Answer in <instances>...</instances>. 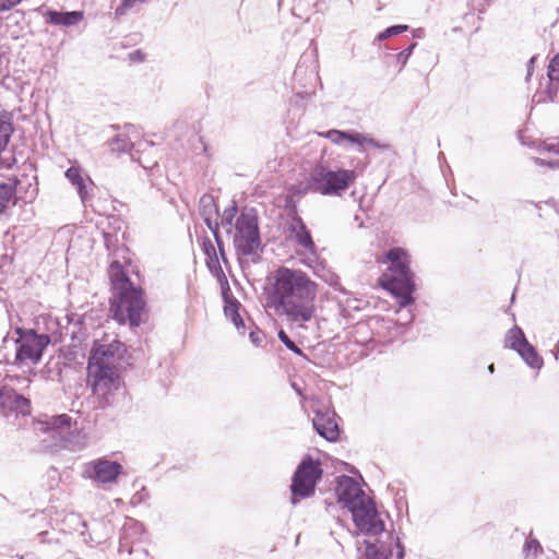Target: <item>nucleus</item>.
Listing matches in <instances>:
<instances>
[{"instance_id": "nucleus-1", "label": "nucleus", "mask_w": 559, "mask_h": 559, "mask_svg": "<svg viewBox=\"0 0 559 559\" xmlns=\"http://www.w3.org/2000/svg\"><path fill=\"white\" fill-rule=\"evenodd\" d=\"M317 295L318 284L308 274L286 266L273 273L266 288L269 307L298 326L314 318Z\"/></svg>"}, {"instance_id": "nucleus-2", "label": "nucleus", "mask_w": 559, "mask_h": 559, "mask_svg": "<svg viewBox=\"0 0 559 559\" xmlns=\"http://www.w3.org/2000/svg\"><path fill=\"white\" fill-rule=\"evenodd\" d=\"M108 275L112 287L111 318L119 324L128 322L131 326H139L144 308L142 289L133 285L118 261L110 263Z\"/></svg>"}, {"instance_id": "nucleus-3", "label": "nucleus", "mask_w": 559, "mask_h": 559, "mask_svg": "<svg viewBox=\"0 0 559 559\" xmlns=\"http://www.w3.org/2000/svg\"><path fill=\"white\" fill-rule=\"evenodd\" d=\"M385 260L390 265L381 277L382 286L397 298L401 308H407L414 302L416 289L408 255L405 250L393 248L386 252Z\"/></svg>"}, {"instance_id": "nucleus-4", "label": "nucleus", "mask_w": 559, "mask_h": 559, "mask_svg": "<svg viewBox=\"0 0 559 559\" xmlns=\"http://www.w3.org/2000/svg\"><path fill=\"white\" fill-rule=\"evenodd\" d=\"M357 179V173L353 169H331L319 164L310 173L307 188L309 191L321 195L341 197Z\"/></svg>"}, {"instance_id": "nucleus-5", "label": "nucleus", "mask_w": 559, "mask_h": 559, "mask_svg": "<svg viewBox=\"0 0 559 559\" xmlns=\"http://www.w3.org/2000/svg\"><path fill=\"white\" fill-rule=\"evenodd\" d=\"M233 242L237 253L245 257L254 255L260 250L259 222L253 209L243 210L236 218Z\"/></svg>"}, {"instance_id": "nucleus-6", "label": "nucleus", "mask_w": 559, "mask_h": 559, "mask_svg": "<svg viewBox=\"0 0 559 559\" xmlns=\"http://www.w3.org/2000/svg\"><path fill=\"white\" fill-rule=\"evenodd\" d=\"M323 469L320 461L306 455L298 464L292 477V498L290 502L296 506L300 499H306L314 495L316 486L322 478Z\"/></svg>"}, {"instance_id": "nucleus-7", "label": "nucleus", "mask_w": 559, "mask_h": 559, "mask_svg": "<svg viewBox=\"0 0 559 559\" xmlns=\"http://www.w3.org/2000/svg\"><path fill=\"white\" fill-rule=\"evenodd\" d=\"M19 338L16 340V359L20 361L31 360L37 364L46 347L50 343L48 334H37L34 330L16 329Z\"/></svg>"}, {"instance_id": "nucleus-8", "label": "nucleus", "mask_w": 559, "mask_h": 559, "mask_svg": "<svg viewBox=\"0 0 559 559\" xmlns=\"http://www.w3.org/2000/svg\"><path fill=\"white\" fill-rule=\"evenodd\" d=\"M87 377L93 393L102 397H106L111 392L118 390L120 385L117 368L87 365Z\"/></svg>"}, {"instance_id": "nucleus-9", "label": "nucleus", "mask_w": 559, "mask_h": 559, "mask_svg": "<svg viewBox=\"0 0 559 559\" xmlns=\"http://www.w3.org/2000/svg\"><path fill=\"white\" fill-rule=\"evenodd\" d=\"M350 513L355 525L361 533L376 536L384 532V523L370 499L352 510Z\"/></svg>"}, {"instance_id": "nucleus-10", "label": "nucleus", "mask_w": 559, "mask_h": 559, "mask_svg": "<svg viewBox=\"0 0 559 559\" xmlns=\"http://www.w3.org/2000/svg\"><path fill=\"white\" fill-rule=\"evenodd\" d=\"M124 352L126 346L119 341H112L108 344L95 343L92 348L87 365L117 368V365L121 360Z\"/></svg>"}, {"instance_id": "nucleus-11", "label": "nucleus", "mask_w": 559, "mask_h": 559, "mask_svg": "<svg viewBox=\"0 0 559 559\" xmlns=\"http://www.w3.org/2000/svg\"><path fill=\"white\" fill-rule=\"evenodd\" d=\"M335 491L338 502L344 503L349 511L368 502L369 499L359 484L349 476L338 478Z\"/></svg>"}, {"instance_id": "nucleus-12", "label": "nucleus", "mask_w": 559, "mask_h": 559, "mask_svg": "<svg viewBox=\"0 0 559 559\" xmlns=\"http://www.w3.org/2000/svg\"><path fill=\"white\" fill-rule=\"evenodd\" d=\"M404 547L399 537L388 534L386 540L366 542L365 559H403Z\"/></svg>"}, {"instance_id": "nucleus-13", "label": "nucleus", "mask_w": 559, "mask_h": 559, "mask_svg": "<svg viewBox=\"0 0 559 559\" xmlns=\"http://www.w3.org/2000/svg\"><path fill=\"white\" fill-rule=\"evenodd\" d=\"M121 472L120 463L107 459L91 461L85 466L86 476L102 485L116 483Z\"/></svg>"}, {"instance_id": "nucleus-14", "label": "nucleus", "mask_w": 559, "mask_h": 559, "mask_svg": "<svg viewBox=\"0 0 559 559\" xmlns=\"http://www.w3.org/2000/svg\"><path fill=\"white\" fill-rule=\"evenodd\" d=\"M312 425L314 430L328 441H336L340 437V429L335 420V413L332 411H316Z\"/></svg>"}, {"instance_id": "nucleus-15", "label": "nucleus", "mask_w": 559, "mask_h": 559, "mask_svg": "<svg viewBox=\"0 0 559 559\" xmlns=\"http://www.w3.org/2000/svg\"><path fill=\"white\" fill-rule=\"evenodd\" d=\"M203 252L206 257V265L211 272V274L216 277L217 282L219 283V286L222 288V295L223 297H227V292H229V284L227 281V277L223 271V267L219 263L216 249L213 245V242L205 237L203 239L202 243Z\"/></svg>"}, {"instance_id": "nucleus-16", "label": "nucleus", "mask_w": 559, "mask_h": 559, "mask_svg": "<svg viewBox=\"0 0 559 559\" xmlns=\"http://www.w3.org/2000/svg\"><path fill=\"white\" fill-rule=\"evenodd\" d=\"M71 427V417L67 414L51 416L38 423V429L49 435L55 443L63 441Z\"/></svg>"}, {"instance_id": "nucleus-17", "label": "nucleus", "mask_w": 559, "mask_h": 559, "mask_svg": "<svg viewBox=\"0 0 559 559\" xmlns=\"http://www.w3.org/2000/svg\"><path fill=\"white\" fill-rule=\"evenodd\" d=\"M288 230L293 239L302 247L307 252L316 255V245L311 234L300 216L295 214L288 223Z\"/></svg>"}, {"instance_id": "nucleus-18", "label": "nucleus", "mask_w": 559, "mask_h": 559, "mask_svg": "<svg viewBox=\"0 0 559 559\" xmlns=\"http://www.w3.org/2000/svg\"><path fill=\"white\" fill-rule=\"evenodd\" d=\"M107 145L109 146L110 151L117 152V153H123L129 152L132 159L135 158V154H139L141 150L146 146H150L151 148H154V143L152 142H139V143H132L130 139L124 134H117L112 139H110L107 142Z\"/></svg>"}, {"instance_id": "nucleus-19", "label": "nucleus", "mask_w": 559, "mask_h": 559, "mask_svg": "<svg viewBox=\"0 0 559 559\" xmlns=\"http://www.w3.org/2000/svg\"><path fill=\"white\" fill-rule=\"evenodd\" d=\"M84 17L82 11H56V10H47L45 13L46 22L51 25H61V26H74L78 25Z\"/></svg>"}, {"instance_id": "nucleus-20", "label": "nucleus", "mask_w": 559, "mask_h": 559, "mask_svg": "<svg viewBox=\"0 0 559 559\" xmlns=\"http://www.w3.org/2000/svg\"><path fill=\"white\" fill-rule=\"evenodd\" d=\"M1 406L21 415H27L29 414L31 402L28 399L16 393L14 390L5 389Z\"/></svg>"}, {"instance_id": "nucleus-21", "label": "nucleus", "mask_w": 559, "mask_h": 559, "mask_svg": "<svg viewBox=\"0 0 559 559\" xmlns=\"http://www.w3.org/2000/svg\"><path fill=\"white\" fill-rule=\"evenodd\" d=\"M199 213L202 216L205 225L217 221L218 209L215 203L214 197L211 194H203L199 201Z\"/></svg>"}, {"instance_id": "nucleus-22", "label": "nucleus", "mask_w": 559, "mask_h": 559, "mask_svg": "<svg viewBox=\"0 0 559 559\" xmlns=\"http://www.w3.org/2000/svg\"><path fill=\"white\" fill-rule=\"evenodd\" d=\"M66 178L75 187L82 203L87 202L88 193L86 190L85 179L81 175L80 167H69L64 173Z\"/></svg>"}, {"instance_id": "nucleus-23", "label": "nucleus", "mask_w": 559, "mask_h": 559, "mask_svg": "<svg viewBox=\"0 0 559 559\" xmlns=\"http://www.w3.org/2000/svg\"><path fill=\"white\" fill-rule=\"evenodd\" d=\"M516 353L533 369H540L544 365L543 358L528 342H525Z\"/></svg>"}, {"instance_id": "nucleus-24", "label": "nucleus", "mask_w": 559, "mask_h": 559, "mask_svg": "<svg viewBox=\"0 0 559 559\" xmlns=\"http://www.w3.org/2000/svg\"><path fill=\"white\" fill-rule=\"evenodd\" d=\"M20 181L15 178L10 182H0V215L12 201Z\"/></svg>"}, {"instance_id": "nucleus-25", "label": "nucleus", "mask_w": 559, "mask_h": 559, "mask_svg": "<svg viewBox=\"0 0 559 559\" xmlns=\"http://www.w3.org/2000/svg\"><path fill=\"white\" fill-rule=\"evenodd\" d=\"M13 133V123L7 112L0 114V153L5 150Z\"/></svg>"}, {"instance_id": "nucleus-26", "label": "nucleus", "mask_w": 559, "mask_h": 559, "mask_svg": "<svg viewBox=\"0 0 559 559\" xmlns=\"http://www.w3.org/2000/svg\"><path fill=\"white\" fill-rule=\"evenodd\" d=\"M229 292H227V297H223L225 300V308L224 312L225 316L230 319V321L235 324L237 330H240V328H243V321L238 312V308L240 304L236 299H230Z\"/></svg>"}, {"instance_id": "nucleus-27", "label": "nucleus", "mask_w": 559, "mask_h": 559, "mask_svg": "<svg viewBox=\"0 0 559 559\" xmlns=\"http://www.w3.org/2000/svg\"><path fill=\"white\" fill-rule=\"evenodd\" d=\"M525 342H527V340L521 328L515 325L509 330L507 334V344L511 349L516 352L523 344H525Z\"/></svg>"}, {"instance_id": "nucleus-28", "label": "nucleus", "mask_w": 559, "mask_h": 559, "mask_svg": "<svg viewBox=\"0 0 559 559\" xmlns=\"http://www.w3.org/2000/svg\"><path fill=\"white\" fill-rule=\"evenodd\" d=\"M524 559H536V557L543 551L540 543L528 536L523 545Z\"/></svg>"}, {"instance_id": "nucleus-29", "label": "nucleus", "mask_w": 559, "mask_h": 559, "mask_svg": "<svg viewBox=\"0 0 559 559\" xmlns=\"http://www.w3.org/2000/svg\"><path fill=\"white\" fill-rule=\"evenodd\" d=\"M548 85L545 90L544 100L556 102L559 98V80H555L550 73V64L547 71Z\"/></svg>"}, {"instance_id": "nucleus-30", "label": "nucleus", "mask_w": 559, "mask_h": 559, "mask_svg": "<svg viewBox=\"0 0 559 559\" xmlns=\"http://www.w3.org/2000/svg\"><path fill=\"white\" fill-rule=\"evenodd\" d=\"M238 207L237 204L234 202L231 206L224 210L221 218V225L223 228L226 229L228 234L233 231V226L235 227L234 218L236 217Z\"/></svg>"}, {"instance_id": "nucleus-31", "label": "nucleus", "mask_w": 559, "mask_h": 559, "mask_svg": "<svg viewBox=\"0 0 559 559\" xmlns=\"http://www.w3.org/2000/svg\"><path fill=\"white\" fill-rule=\"evenodd\" d=\"M207 228L212 231L214 238H215V242L217 243V247H218V250H219V254L224 261V263H227V258L225 255V251H224V246H223V241H222V237H221V234H219V224L218 222H213L211 223V225H206Z\"/></svg>"}, {"instance_id": "nucleus-32", "label": "nucleus", "mask_w": 559, "mask_h": 559, "mask_svg": "<svg viewBox=\"0 0 559 559\" xmlns=\"http://www.w3.org/2000/svg\"><path fill=\"white\" fill-rule=\"evenodd\" d=\"M325 138L334 144L342 145L349 136L346 131L332 129L325 133Z\"/></svg>"}, {"instance_id": "nucleus-33", "label": "nucleus", "mask_w": 559, "mask_h": 559, "mask_svg": "<svg viewBox=\"0 0 559 559\" xmlns=\"http://www.w3.org/2000/svg\"><path fill=\"white\" fill-rule=\"evenodd\" d=\"M277 336L287 349L297 355H302V350L289 338L284 330H280Z\"/></svg>"}, {"instance_id": "nucleus-34", "label": "nucleus", "mask_w": 559, "mask_h": 559, "mask_svg": "<svg viewBox=\"0 0 559 559\" xmlns=\"http://www.w3.org/2000/svg\"><path fill=\"white\" fill-rule=\"evenodd\" d=\"M407 28H408L407 25H393V26L388 27L383 32H381L378 35V38L380 40H384V39H386V38H389L391 36H394V35H397V34H401V33L405 32Z\"/></svg>"}, {"instance_id": "nucleus-35", "label": "nucleus", "mask_w": 559, "mask_h": 559, "mask_svg": "<svg viewBox=\"0 0 559 559\" xmlns=\"http://www.w3.org/2000/svg\"><path fill=\"white\" fill-rule=\"evenodd\" d=\"M348 139L347 141L358 145L360 148V152H364V145L367 144V136L366 134L359 133V132H348Z\"/></svg>"}, {"instance_id": "nucleus-36", "label": "nucleus", "mask_w": 559, "mask_h": 559, "mask_svg": "<svg viewBox=\"0 0 559 559\" xmlns=\"http://www.w3.org/2000/svg\"><path fill=\"white\" fill-rule=\"evenodd\" d=\"M538 152L543 153H555L559 155V140H554L551 142H543L538 146Z\"/></svg>"}, {"instance_id": "nucleus-37", "label": "nucleus", "mask_w": 559, "mask_h": 559, "mask_svg": "<svg viewBox=\"0 0 559 559\" xmlns=\"http://www.w3.org/2000/svg\"><path fill=\"white\" fill-rule=\"evenodd\" d=\"M146 0H122L121 4L116 8L115 14L117 16H121L126 14V12L131 9L135 3H142Z\"/></svg>"}, {"instance_id": "nucleus-38", "label": "nucleus", "mask_w": 559, "mask_h": 559, "mask_svg": "<svg viewBox=\"0 0 559 559\" xmlns=\"http://www.w3.org/2000/svg\"><path fill=\"white\" fill-rule=\"evenodd\" d=\"M533 162L536 166H547L552 169L559 168V159H545L540 157H534Z\"/></svg>"}, {"instance_id": "nucleus-39", "label": "nucleus", "mask_w": 559, "mask_h": 559, "mask_svg": "<svg viewBox=\"0 0 559 559\" xmlns=\"http://www.w3.org/2000/svg\"><path fill=\"white\" fill-rule=\"evenodd\" d=\"M416 47V43H413L411 46H408L406 49H404L403 51H401L399 55H397V61L402 63V66H405L408 58L411 57V55L413 53V50L414 48Z\"/></svg>"}, {"instance_id": "nucleus-40", "label": "nucleus", "mask_w": 559, "mask_h": 559, "mask_svg": "<svg viewBox=\"0 0 559 559\" xmlns=\"http://www.w3.org/2000/svg\"><path fill=\"white\" fill-rule=\"evenodd\" d=\"M23 0H0V12H7L20 4Z\"/></svg>"}, {"instance_id": "nucleus-41", "label": "nucleus", "mask_w": 559, "mask_h": 559, "mask_svg": "<svg viewBox=\"0 0 559 559\" xmlns=\"http://www.w3.org/2000/svg\"><path fill=\"white\" fill-rule=\"evenodd\" d=\"M249 338L253 345L261 346L264 341V334L261 331H251Z\"/></svg>"}, {"instance_id": "nucleus-42", "label": "nucleus", "mask_w": 559, "mask_h": 559, "mask_svg": "<svg viewBox=\"0 0 559 559\" xmlns=\"http://www.w3.org/2000/svg\"><path fill=\"white\" fill-rule=\"evenodd\" d=\"M550 73L555 80H559V53L550 61Z\"/></svg>"}, {"instance_id": "nucleus-43", "label": "nucleus", "mask_w": 559, "mask_h": 559, "mask_svg": "<svg viewBox=\"0 0 559 559\" xmlns=\"http://www.w3.org/2000/svg\"><path fill=\"white\" fill-rule=\"evenodd\" d=\"M134 160H138L140 165L145 169L153 168L157 165L156 159H150L146 157L143 159L140 155L138 156V154H135Z\"/></svg>"}, {"instance_id": "nucleus-44", "label": "nucleus", "mask_w": 559, "mask_h": 559, "mask_svg": "<svg viewBox=\"0 0 559 559\" xmlns=\"http://www.w3.org/2000/svg\"><path fill=\"white\" fill-rule=\"evenodd\" d=\"M367 144L370 145L371 147L381 148V150H386L389 147L388 144L379 143L378 141H376L374 139L369 138V136H367Z\"/></svg>"}, {"instance_id": "nucleus-45", "label": "nucleus", "mask_w": 559, "mask_h": 559, "mask_svg": "<svg viewBox=\"0 0 559 559\" xmlns=\"http://www.w3.org/2000/svg\"><path fill=\"white\" fill-rule=\"evenodd\" d=\"M15 163V158L13 156L11 157H8V158H1L0 159V167L1 168H11L12 165Z\"/></svg>"}, {"instance_id": "nucleus-46", "label": "nucleus", "mask_w": 559, "mask_h": 559, "mask_svg": "<svg viewBox=\"0 0 559 559\" xmlns=\"http://www.w3.org/2000/svg\"><path fill=\"white\" fill-rule=\"evenodd\" d=\"M535 60H536V57H532L527 62V73H526V78H525L526 81H528L533 74Z\"/></svg>"}, {"instance_id": "nucleus-47", "label": "nucleus", "mask_w": 559, "mask_h": 559, "mask_svg": "<svg viewBox=\"0 0 559 559\" xmlns=\"http://www.w3.org/2000/svg\"><path fill=\"white\" fill-rule=\"evenodd\" d=\"M334 288H335V289H337V290H340L341 293L346 294L345 288H344L343 286H341L340 284H334Z\"/></svg>"}, {"instance_id": "nucleus-48", "label": "nucleus", "mask_w": 559, "mask_h": 559, "mask_svg": "<svg viewBox=\"0 0 559 559\" xmlns=\"http://www.w3.org/2000/svg\"><path fill=\"white\" fill-rule=\"evenodd\" d=\"M414 316L411 311L407 312L406 317H405V321L406 322H411L413 320Z\"/></svg>"}, {"instance_id": "nucleus-49", "label": "nucleus", "mask_w": 559, "mask_h": 559, "mask_svg": "<svg viewBox=\"0 0 559 559\" xmlns=\"http://www.w3.org/2000/svg\"><path fill=\"white\" fill-rule=\"evenodd\" d=\"M3 396H4V390H0V405H2Z\"/></svg>"}, {"instance_id": "nucleus-50", "label": "nucleus", "mask_w": 559, "mask_h": 559, "mask_svg": "<svg viewBox=\"0 0 559 559\" xmlns=\"http://www.w3.org/2000/svg\"><path fill=\"white\" fill-rule=\"evenodd\" d=\"M488 371H489L490 373H492V372L495 371V366H493V364H490V365L488 366Z\"/></svg>"}, {"instance_id": "nucleus-51", "label": "nucleus", "mask_w": 559, "mask_h": 559, "mask_svg": "<svg viewBox=\"0 0 559 559\" xmlns=\"http://www.w3.org/2000/svg\"><path fill=\"white\" fill-rule=\"evenodd\" d=\"M293 388L295 389V391L300 395L301 394V391L299 388L296 386V384H293Z\"/></svg>"}, {"instance_id": "nucleus-52", "label": "nucleus", "mask_w": 559, "mask_h": 559, "mask_svg": "<svg viewBox=\"0 0 559 559\" xmlns=\"http://www.w3.org/2000/svg\"><path fill=\"white\" fill-rule=\"evenodd\" d=\"M140 53H141L140 50H136L133 53H131V56L134 57L135 55H140Z\"/></svg>"}]
</instances>
